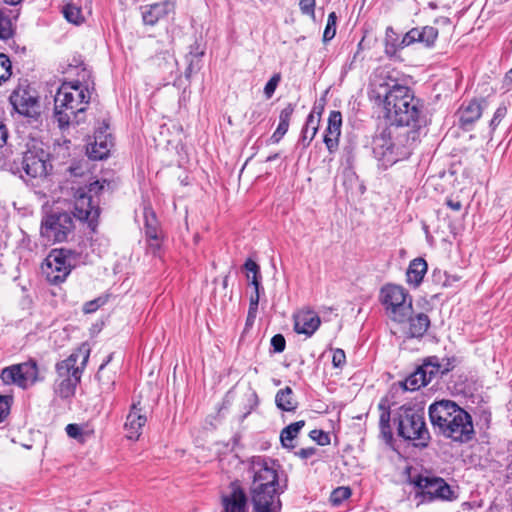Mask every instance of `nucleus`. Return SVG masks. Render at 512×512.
I'll use <instances>...</instances> for the list:
<instances>
[{
  "label": "nucleus",
  "instance_id": "nucleus-33",
  "mask_svg": "<svg viewBox=\"0 0 512 512\" xmlns=\"http://www.w3.org/2000/svg\"><path fill=\"white\" fill-rule=\"evenodd\" d=\"M426 385L427 378H425V372L421 371L419 367L416 369V371L410 374L403 382V388L409 391L417 390Z\"/></svg>",
  "mask_w": 512,
  "mask_h": 512
},
{
  "label": "nucleus",
  "instance_id": "nucleus-15",
  "mask_svg": "<svg viewBox=\"0 0 512 512\" xmlns=\"http://www.w3.org/2000/svg\"><path fill=\"white\" fill-rule=\"evenodd\" d=\"M108 125L103 123L94 133L93 141L88 143L86 152L92 160H102L109 155L113 145L112 136L108 133Z\"/></svg>",
  "mask_w": 512,
  "mask_h": 512
},
{
  "label": "nucleus",
  "instance_id": "nucleus-39",
  "mask_svg": "<svg viewBox=\"0 0 512 512\" xmlns=\"http://www.w3.org/2000/svg\"><path fill=\"white\" fill-rule=\"evenodd\" d=\"M351 495V490L348 487H338L334 489L330 495V501L333 505H340L344 500L348 499Z\"/></svg>",
  "mask_w": 512,
  "mask_h": 512
},
{
  "label": "nucleus",
  "instance_id": "nucleus-53",
  "mask_svg": "<svg viewBox=\"0 0 512 512\" xmlns=\"http://www.w3.org/2000/svg\"><path fill=\"white\" fill-rule=\"evenodd\" d=\"M66 433L71 438H78L82 434V428L78 424H68L65 428Z\"/></svg>",
  "mask_w": 512,
  "mask_h": 512
},
{
  "label": "nucleus",
  "instance_id": "nucleus-41",
  "mask_svg": "<svg viewBox=\"0 0 512 512\" xmlns=\"http://www.w3.org/2000/svg\"><path fill=\"white\" fill-rule=\"evenodd\" d=\"M107 301L106 297H98L94 300L88 301L83 306V312L85 314L94 313L97 311L101 306H103Z\"/></svg>",
  "mask_w": 512,
  "mask_h": 512
},
{
  "label": "nucleus",
  "instance_id": "nucleus-59",
  "mask_svg": "<svg viewBox=\"0 0 512 512\" xmlns=\"http://www.w3.org/2000/svg\"><path fill=\"white\" fill-rule=\"evenodd\" d=\"M278 156H279V155H278L277 153H276V154H273V155H270V156H268V157L266 158V162L274 161V160H276V159L278 158Z\"/></svg>",
  "mask_w": 512,
  "mask_h": 512
},
{
  "label": "nucleus",
  "instance_id": "nucleus-23",
  "mask_svg": "<svg viewBox=\"0 0 512 512\" xmlns=\"http://www.w3.org/2000/svg\"><path fill=\"white\" fill-rule=\"evenodd\" d=\"M222 505V512H246V494L238 485L233 483L231 492L222 497Z\"/></svg>",
  "mask_w": 512,
  "mask_h": 512
},
{
  "label": "nucleus",
  "instance_id": "nucleus-12",
  "mask_svg": "<svg viewBox=\"0 0 512 512\" xmlns=\"http://www.w3.org/2000/svg\"><path fill=\"white\" fill-rule=\"evenodd\" d=\"M0 378L4 384H15L22 389H27L39 380L37 363L29 360L6 367L1 371Z\"/></svg>",
  "mask_w": 512,
  "mask_h": 512
},
{
  "label": "nucleus",
  "instance_id": "nucleus-14",
  "mask_svg": "<svg viewBox=\"0 0 512 512\" xmlns=\"http://www.w3.org/2000/svg\"><path fill=\"white\" fill-rule=\"evenodd\" d=\"M90 354V349L83 345L76 352H73L65 360L56 364V379H72L74 376H80L85 367Z\"/></svg>",
  "mask_w": 512,
  "mask_h": 512
},
{
  "label": "nucleus",
  "instance_id": "nucleus-26",
  "mask_svg": "<svg viewBox=\"0 0 512 512\" xmlns=\"http://www.w3.org/2000/svg\"><path fill=\"white\" fill-rule=\"evenodd\" d=\"M409 323L407 335L409 338H421L426 333L430 326V319L424 313H418L413 316V313L407 317Z\"/></svg>",
  "mask_w": 512,
  "mask_h": 512
},
{
  "label": "nucleus",
  "instance_id": "nucleus-22",
  "mask_svg": "<svg viewBox=\"0 0 512 512\" xmlns=\"http://www.w3.org/2000/svg\"><path fill=\"white\" fill-rule=\"evenodd\" d=\"M437 37L438 30L435 27L412 28L402 37V43L404 45H411L415 42H420L430 47L434 44Z\"/></svg>",
  "mask_w": 512,
  "mask_h": 512
},
{
  "label": "nucleus",
  "instance_id": "nucleus-5",
  "mask_svg": "<svg viewBox=\"0 0 512 512\" xmlns=\"http://www.w3.org/2000/svg\"><path fill=\"white\" fill-rule=\"evenodd\" d=\"M27 149L13 159H8L4 166L14 175L24 178V174L30 178H38L46 176L48 167L49 154L37 143L27 144Z\"/></svg>",
  "mask_w": 512,
  "mask_h": 512
},
{
  "label": "nucleus",
  "instance_id": "nucleus-38",
  "mask_svg": "<svg viewBox=\"0 0 512 512\" xmlns=\"http://www.w3.org/2000/svg\"><path fill=\"white\" fill-rule=\"evenodd\" d=\"M12 75L11 61L5 54L0 53V84L6 82Z\"/></svg>",
  "mask_w": 512,
  "mask_h": 512
},
{
  "label": "nucleus",
  "instance_id": "nucleus-47",
  "mask_svg": "<svg viewBox=\"0 0 512 512\" xmlns=\"http://www.w3.org/2000/svg\"><path fill=\"white\" fill-rule=\"evenodd\" d=\"M11 397L0 395V422H2L10 411Z\"/></svg>",
  "mask_w": 512,
  "mask_h": 512
},
{
  "label": "nucleus",
  "instance_id": "nucleus-34",
  "mask_svg": "<svg viewBox=\"0 0 512 512\" xmlns=\"http://www.w3.org/2000/svg\"><path fill=\"white\" fill-rule=\"evenodd\" d=\"M379 409L381 411L379 416L380 433L384 439L391 440L392 431L390 427V410L384 405V403L379 404Z\"/></svg>",
  "mask_w": 512,
  "mask_h": 512
},
{
  "label": "nucleus",
  "instance_id": "nucleus-46",
  "mask_svg": "<svg viewBox=\"0 0 512 512\" xmlns=\"http://www.w3.org/2000/svg\"><path fill=\"white\" fill-rule=\"evenodd\" d=\"M506 112H507V109L504 106H500L496 109V111L493 115V118L491 119L490 124H489L491 130L496 129V127L499 125V123L505 117Z\"/></svg>",
  "mask_w": 512,
  "mask_h": 512
},
{
  "label": "nucleus",
  "instance_id": "nucleus-55",
  "mask_svg": "<svg viewBox=\"0 0 512 512\" xmlns=\"http://www.w3.org/2000/svg\"><path fill=\"white\" fill-rule=\"evenodd\" d=\"M148 246L151 253L156 254L161 247L160 238H157V240H148Z\"/></svg>",
  "mask_w": 512,
  "mask_h": 512
},
{
  "label": "nucleus",
  "instance_id": "nucleus-40",
  "mask_svg": "<svg viewBox=\"0 0 512 512\" xmlns=\"http://www.w3.org/2000/svg\"><path fill=\"white\" fill-rule=\"evenodd\" d=\"M336 22H337V16L335 12H331L328 15L327 24L323 33V40L330 41L334 38L336 34Z\"/></svg>",
  "mask_w": 512,
  "mask_h": 512
},
{
  "label": "nucleus",
  "instance_id": "nucleus-42",
  "mask_svg": "<svg viewBox=\"0 0 512 512\" xmlns=\"http://www.w3.org/2000/svg\"><path fill=\"white\" fill-rule=\"evenodd\" d=\"M112 358H113V353H110L107 356V359L100 365L99 370L96 374V378L101 383V385L106 386V389H110V387L114 384V382L110 381V380L103 381L102 373H103L105 366L112 360Z\"/></svg>",
  "mask_w": 512,
  "mask_h": 512
},
{
  "label": "nucleus",
  "instance_id": "nucleus-6",
  "mask_svg": "<svg viewBox=\"0 0 512 512\" xmlns=\"http://www.w3.org/2000/svg\"><path fill=\"white\" fill-rule=\"evenodd\" d=\"M106 181L99 180L89 185L78 187L74 193V215L86 221L94 228L100 215L99 196L104 190Z\"/></svg>",
  "mask_w": 512,
  "mask_h": 512
},
{
  "label": "nucleus",
  "instance_id": "nucleus-32",
  "mask_svg": "<svg viewBox=\"0 0 512 512\" xmlns=\"http://www.w3.org/2000/svg\"><path fill=\"white\" fill-rule=\"evenodd\" d=\"M402 43V39L399 40L398 34L392 27H387L385 32V52L387 55L393 56L400 49L407 47Z\"/></svg>",
  "mask_w": 512,
  "mask_h": 512
},
{
  "label": "nucleus",
  "instance_id": "nucleus-50",
  "mask_svg": "<svg viewBox=\"0 0 512 512\" xmlns=\"http://www.w3.org/2000/svg\"><path fill=\"white\" fill-rule=\"evenodd\" d=\"M299 6L303 14L314 16L315 0H301Z\"/></svg>",
  "mask_w": 512,
  "mask_h": 512
},
{
  "label": "nucleus",
  "instance_id": "nucleus-54",
  "mask_svg": "<svg viewBox=\"0 0 512 512\" xmlns=\"http://www.w3.org/2000/svg\"><path fill=\"white\" fill-rule=\"evenodd\" d=\"M317 449L314 447L302 448L296 454L302 459H308L316 453Z\"/></svg>",
  "mask_w": 512,
  "mask_h": 512
},
{
  "label": "nucleus",
  "instance_id": "nucleus-21",
  "mask_svg": "<svg viewBox=\"0 0 512 512\" xmlns=\"http://www.w3.org/2000/svg\"><path fill=\"white\" fill-rule=\"evenodd\" d=\"M485 107V100H472L467 105H463L458 111L460 126L464 130H469L471 125L481 117Z\"/></svg>",
  "mask_w": 512,
  "mask_h": 512
},
{
  "label": "nucleus",
  "instance_id": "nucleus-3",
  "mask_svg": "<svg viewBox=\"0 0 512 512\" xmlns=\"http://www.w3.org/2000/svg\"><path fill=\"white\" fill-rule=\"evenodd\" d=\"M420 133L415 129L391 125L375 135L372 142L374 157L383 167L407 158L419 140Z\"/></svg>",
  "mask_w": 512,
  "mask_h": 512
},
{
  "label": "nucleus",
  "instance_id": "nucleus-9",
  "mask_svg": "<svg viewBox=\"0 0 512 512\" xmlns=\"http://www.w3.org/2000/svg\"><path fill=\"white\" fill-rule=\"evenodd\" d=\"M409 482L416 488V498L420 502L435 500L452 501L456 495L450 485L441 477L429 474H417L409 477Z\"/></svg>",
  "mask_w": 512,
  "mask_h": 512
},
{
  "label": "nucleus",
  "instance_id": "nucleus-48",
  "mask_svg": "<svg viewBox=\"0 0 512 512\" xmlns=\"http://www.w3.org/2000/svg\"><path fill=\"white\" fill-rule=\"evenodd\" d=\"M288 128H289V124L279 122L278 127L276 128L275 132L272 134L270 140L273 143H278L282 139V137L287 133Z\"/></svg>",
  "mask_w": 512,
  "mask_h": 512
},
{
  "label": "nucleus",
  "instance_id": "nucleus-7",
  "mask_svg": "<svg viewBox=\"0 0 512 512\" xmlns=\"http://www.w3.org/2000/svg\"><path fill=\"white\" fill-rule=\"evenodd\" d=\"M380 302L387 316L394 322L405 323L413 313L412 297L406 289L396 284H387L380 290Z\"/></svg>",
  "mask_w": 512,
  "mask_h": 512
},
{
  "label": "nucleus",
  "instance_id": "nucleus-37",
  "mask_svg": "<svg viewBox=\"0 0 512 512\" xmlns=\"http://www.w3.org/2000/svg\"><path fill=\"white\" fill-rule=\"evenodd\" d=\"M63 14L66 20L73 24H80L83 22L81 9L73 4H67L63 8Z\"/></svg>",
  "mask_w": 512,
  "mask_h": 512
},
{
  "label": "nucleus",
  "instance_id": "nucleus-13",
  "mask_svg": "<svg viewBox=\"0 0 512 512\" xmlns=\"http://www.w3.org/2000/svg\"><path fill=\"white\" fill-rule=\"evenodd\" d=\"M13 109L29 119L38 120L41 115V104L36 91L30 87H18L9 97Z\"/></svg>",
  "mask_w": 512,
  "mask_h": 512
},
{
  "label": "nucleus",
  "instance_id": "nucleus-27",
  "mask_svg": "<svg viewBox=\"0 0 512 512\" xmlns=\"http://www.w3.org/2000/svg\"><path fill=\"white\" fill-rule=\"evenodd\" d=\"M427 272V263L423 258L413 259L406 272L407 282L415 287L419 286Z\"/></svg>",
  "mask_w": 512,
  "mask_h": 512
},
{
  "label": "nucleus",
  "instance_id": "nucleus-25",
  "mask_svg": "<svg viewBox=\"0 0 512 512\" xmlns=\"http://www.w3.org/2000/svg\"><path fill=\"white\" fill-rule=\"evenodd\" d=\"M146 421V416L141 414L140 410L133 405L130 413L127 415L124 425L127 431V437L131 440H137L141 435V430Z\"/></svg>",
  "mask_w": 512,
  "mask_h": 512
},
{
  "label": "nucleus",
  "instance_id": "nucleus-28",
  "mask_svg": "<svg viewBox=\"0 0 512 512\" xmlns=\"http://www.w3.org/2000/svg\"><path fill=\"white\" fill-rule=\"evenodd\" d=\"M276 406L287 412H293L298 407V402L294 397L293 390L290 387L280 389L275 396Z\"/></svg>",
  "mask_w": 512,
  "mask_h": 512
},
{
  "label": "nucleus",
  "instance_id": "nucleus-19",
  "mask_svg": "<svg viewBox=\"0 0 512 512\" xmlns=\"http://www.w3.org/2000/svg\"><path fill=\"white\" fill-rule=\"evenodd\" d=\"M244 269L246 270V278L247 280L250 279V273H253V286H254V293L250 296V304H249V311H248V319L254 318L257 312L259 299H260V267L259 265L253 261L252 259H247L244 263Z\"/></svg>",
  "mask_w": 512,
  "mask_h": 512
},
{
  "label": "nucleus",
  "instance_id": "nucleus-31",
  "mask_svg": "<svg viewBox=\"0 0 512 512\" xmlns=\"http://www.w3.org/2000/svg\"><path fill=\"white\" fill-rule=\"evenodd\" d=\"M305 421L300 420L294 423H291L287 427H285L280 434V440L282 445L285 448L293 449L295 446L293 444V440L296 438L300 430L304 427Z\"/></svg>",
  "mask_w": 512,
  "mask_h": 512
},
{
  "label": "nucleus",
  "instance_id": "nucleus-1",
  "mask_svg": "<svg viewBox=\"0 0 512 512\" xmlns=\"http://www.w3.org/2000/svg\"><path fill=\"white\" fill-rule=\"evenodd\" d=\"M428 414L434 431L454 442H468L475 434L471 415L452 400L435 401Z\"/></svg>",
  "mask_w": 512,
  "mask_h": 512
},
{
  "label": "nucleus",
  "instance_id": "nucleus-29",
  "mask_svg": "<svg viewBox=\"0 0 512 512\" xmlns=\"http://www.w3.org/2000/svg\"><path fill=\"white\" fill-rule=\"evenodd\" d=\"M320 116L321 112H316L315 109H313L308 115L301 133V140L305 145H309L315 137L319 127Z\"/></svg>",
  "mask_w": 512,
  "mask_h": 512
},
{
  "label": "nucleus",
  "instance_id": "nucleus-56",
  "mask_svg": "<svg viewBox=\"0 0 512 512\" xmlns=\"http://www.w3.org/2000/svg\"><path fill=\"white\" fill-rule=\"evenodd\" d=\"M7 136H8V134H7L6 127L3 123V121L0 119V147H2L6 143Z\"/></svg>",
  "mask_w": 512,
  "mask_h": 512
},
{
  "label": "nucleus",
  "instance_id": "nucleus-30",
  "mask_svg": "<svg viewBox=\"0 0 512 512\" xmlns=\"http://www.w3.org/2000/svg\"><path fill=\"white\" fill-rule=\"evenodd\" d=\"M79 382L80 376H74L72 379H56L55 393L61 398H70L74 395Z\"/></svg>",
  "mask_w": 512,
  "mask_h": 512
},
{
  "label": "nucleus",
  "instance_id": "nucleus-10",
  "mask_svg": "<svg viewBox=\"0 0 512 512\" xmlns=\"http://www.w3.org/2000/svg\"><path fill=\"white\" fill-rule=\"evenodd\" d=\"M73 229L74 221L69 213H52L42 219L40 234L47 242H63Z\"/></svg>",
  "mask_w": 512,
  "mask_h": 512
},
{
  "label": "nucleus",
  "instance_id": "nucleus-51",
  "mask_svg": "<svg viewBox=\"0 0 512 512\" xmlns=\"http://www.w3.org/2000/svg\"><path fill=\"white\" fill-rule=\"evenodd\" d=\"M145 234L148 240H157V238H160L157 226L150 223L148 219L146 220Z\"/></svg>",
  "mask_w": 512,
  "mask_h": 512
},
{
  "label": "nucleus",
  "instance_id": "nucleus-2",
  "mask_svg": "<svg viewBox=\"0 0 512 512\" xmlns=\"http://www.w3.org/2000/svg\"><path fill=\"white\" fill-rule=\"evenodd\" d=\"M383 105L386 117L400 128L419 129L424 122L422 105L412 90L404 85L393 84L385 91Z\"/></svg>",
  "mask_w": 512,
  "mask_h": 512
},
{
  "label": "nucleus",
  "instance_id": "nucleus-58",
  "mask_svg": "<svg viewBox=\"0 0 512 512\" xmlns=\"http://www.w3.org/2000/svg\"><path fill=\"white\" fill-rule=\"evenodd\" d=\"M6 4L15 6L18 5L22 0H4Z\"/></svg>",
  "mask_w": 512,
  "mask_h": 512
},
{
  "label": "nucleus",
  "instance_id": "nucleus-11",
  "mask_svg": "<svg viewBox=\"0 0 512 512\" xmlns=\"http://www.w3.org/2000/svg\"><path fill=\"white\" fill-rule=\"evenodd\" d=\"M70 251L54 249L46 257L42 272L48 282L58 284L63 282L71 272Z\"/></svg>",
  "mask_w": 512,
  "mask_h": 512
},
{
  "label": "nucleus",
  "instance_id": "nucleus-17",
  "mask_svg": "<svg viewBox=\"0 0 512 512\" xmlns=\"http://www.w3.org/2000/svg\"><path fill=\"white\" fill-rule=\"evenodd\" d=\"M251 493L254 512H279L281 503L278 489L251 488Z\"/></svg>",
  "mask_w": 512,
  "mask_h": 512
},
{
  "label": "nucleus",
  "instance_id": "nucleus-44",
  "mask_svg": "<svg viewBox=\"0 0 512 512\" xmlns=\"http://www.w3.org/2000/svg\"><path fill=\"white\" fill-rule=\"evenodd\" d=\"M279 81H280V75L279 74H275L266 83V85L264 87V93H265V95H266V97L268 99L272 97L273 93L276 90V87H277Z\"/></svg>",
  "mask_w": 512,
  "mask_h": 512
},
{
  "label": "nucleus",
  "instance_id": "nucleus-61",
  "mask_svg": "<svg viewBox=\"0 0 512 512\" xmlns=\"http://www.w3.org/2000/svg\"><path fill=\"white\" fill-rule=\"evenodd\" d=\"M191 71V67H188L187 71H186V75L188 76V73H190Z\"/></svg>",
  "mask_w": 512,
  "mask_h": 512
},
{
  "label": "nucleus",
  "instance_id": "nucleus-62",
  "mask_svg": "<svg viewBox=\"0 0 512 512\" xmlns=\"http://www.w3.org/2000/svg\"><path fill=\"white\" fill-rule=\"evenodd\" d=\"M510 74L512 75V69L510 70Z\"/></svg>",
  "mask_w": 512,
  "mask_h": 512
},
{
  "label": "nucleus",
  "instance_id": "nucleus-60",
  "mask_svg": "<svg viewBox=\"0 0 512 512\" xmlns=\"http://www.w3.org/2000/svg\"><path fill=\"white\" fill-rule=\"evenodd\" d=\"M248 281L251 285H253V273H250V279Z\"/></svg>",
  "mask_w": 512,
  "mask_h": 512
},
{
  "label": "nucleus",
  "instance_id": "nucleus-8",
  "mask_svg": "<svg viewBox=\"0 0 512 512\" xmlns=\"http://www.w3.org/2000/svg\"><path fill=\"white\" fill-rule=\"evenodd\" d=\"M397 430L400 437L413 441L415 446L426 447L430 440L423 413L411 407L400 409Z\"/></svg>",
  "mask_w": 512,
  "mask_h": 512
},
{
  "label": "nucleus",
  "instance_id": "nucleus-57",
  "mask_svg": "<svg viewBox=\"0 0 512 512\" xmlns=\"http://www.w3.org/2000/svg\"><path fill=\"white\" fill-rule=\"evenodd\" d=\"M447 205L454 211H459L462 208V204L458 200L449 199L447 200Z\"/></svg>",
  "mask_w": 512,
  "mask_h": 512
},
{
  "label": "nucleus",
  "instance_id": "nucleus-20",
  "mask_svg": "<svg viewBox=\"0 0 512 512\" xmlns=\"http://www.w3.org/2000/svg\"><path fill=\"white\" fill-rule=\"evenodd\" d=\"M341 127V113L339 111H331L328 118L326 133L324 135V143L330 153H333L338 149Z\"/></svg>",
  "mask_w": 512,
  "mask_h": 512
},
{
  "label": "nucleus",
  "instance_id": "nucleus-43",
  "mask_svg": "<svg viewBox=\"0 0 512 512\" xmlns=\"http://www.w3.org/2000/svg\"><path fill=\"white\" fill-rule=\"evenodd\" d=\"M310 437L321 446H325L330 443L329 434L323 432L322 430H312L310 432Z\"/></svg>",
  "mask_w": 512,
  "mask_h": 512
},
{
  "label": "nucleus",
  "instance_id": "nucleus-49",
  "mask_svg": "<svg viewBox=\"0 0 512 512\" xmlns=\"http://www.w3.org/2000/svg\"><path fill=\"white\" fill-rule=\"evenodd\" d=\"M294 112V105L289 103L285 108H283L279 115V122L289 124L291 116Z\"/></svg>",
  "mask_w": 512,
  "mask_h": 512
},
{
  "label": "nucleus",
  "instance_id": "nucleus-24",
  "mask_svg": "<svg viewBox=\"0 0 512 512\" xmlns=\"http://www.w3.org/2000/svg\"><path fill=\"white\" fill-rule=\"evenodd\" d=\"M173 9L170 2H160L141 7L142 19L145 25L154 26L160 19L166 17Z\"/></svg>",
  "mask_w": 512,
  "mask_h": 512
},
{
  "label": "nucleus",
  "instance_id": "nucleus-18",
  "mask_svg": "<svg viewBox=\"0 0 512 512\" xmlns=\"http://www.w3.org/2000/svg\"><path fill=\"white\" fill-rule=\"evenodd\" d=\"M320 317L312 310H300L294 315V330L298 334L312 336L319 328Z\"/></svg>",
  "mask_w": 512,
  "mask_h": 512
},
{
  "label": "nucleus",
  "instance_id": "nucleus-36",
  "mask_svg": "<svg viewBox=\"0 0 512 512\" xmlns=\"http://www.w3.org/2000/svg\"><path fill=\"white\" fill-rule=\"evenodd\" d=\"M435 359H430L425 362L419 368L421 371L425 372V378H427V384L431 382V380L439 373L444 374L448 371V369H441V365L434 361Z\"/></svg>",
  "mask_w": 512,
  "mask_h": 512
},
{
  "label": "nucleus",
  "instance_id": "nucleus-4",
  "mask_svg": "<svg viewBox=\"0 0 512 512\" xmlns=\"http://www.w3.org/2000/svg\"><path fill=\"white\" fill-rule=\"evenodd\" d=\"M91 92L79 81L63 83L54 97V114L60 128L83 121Z\"/></svg>",
  "mask_w": 512,
  "mask_h": 512
},
{
  "label": "nucleus",
  "instance_id": "nucleus-52",
  "mask_svg": "<svg viewBox=\"0 0 512 512\" xmlns=\"http://www.w3.org/2000/svg\"><path fill=\"white\" fill-rule=\"evenodd\" d=\"M346 360L345 353L342 349H336L333 352L332 363L335 367H341Z\"/></svg>",
  "mask_w": 512,
  "mask_h": 512
},
{
  "label": "nucleus",
  "instance_id": "nucleus-35",
  "mask_svg": "<svg viewBox=\"0 0 512 512\" xmlns=\"http://www.w3.org/2000/svg\"><path fill=\"white\" fill-rule=\"evenodd\" d=\"M14 35V26L10 16L0 10V39L6 40Z\"/></svg>",
  "mask_w": 512,
  "mask_h": 512
},
{
  "label": "nucleus",
  "instance_id": "nucleus-16",
  "mask_svg": "<svg viewBox=\"0 0 512 512\" xmlns=\"http://www.w3.org/2000/svg\"><path fill=\"white\" fill-rule=\"evenodd\" d=\"M253 473V489H278V475L273 467L265 460L254 461L251 467Z\"/></svg>",
  "mask_w": 512,
  "mask_h": 512
},
{
  "label": "nucleus",
  "instance_id": "nucleus-45",
  "mask_svg": "<svg viewBox=\"0 0 512 512\" xmlns=\"http://www.w3.org/2000/svg\"><path fill=\"white\" fill-rule=\"evenodd\" d=\"M271 346L275 353H281L285 350L286 341L282 334H276L271 338Z\"/></svg>",
  "mask_w": 512,
  "mask_h": 512
}]
</instances>
